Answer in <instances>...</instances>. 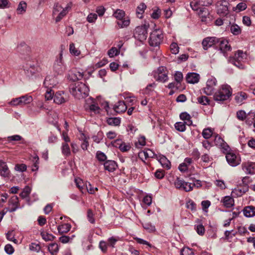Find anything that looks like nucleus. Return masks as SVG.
<instances>
[{
    "instance_id": "obj_37",
    "label": "nucleus",
    "mask_w": 255,
    "mask_h": 255,
    "mask_svg": "<svg viewBox=\"0 0 255 255\" xmlns=\"http://www.w3.org/2000/svg\"><path fill=\"white\" fill-rule=\"evenodd\" d=\"M143 228L147 232L151 233L156 231L155 227L151 223H145L142 224Z\"/></svg>"
},
{
    "instance_id": "obj_50",
    "label": "nucleus",
    "mask_w": 255,
    "mask_h": 255,
    "mask_svg": "<svg viewBox=\"0 0 255 255\" xmlns=\"http://www.w3.org/2000/svg\"><path fill=\"white\" fill-rule=\"evenodd\" d=\"M156 80L162 83H164L167 81V80H168V72L157 75Z\"/></svg>"
},
{
    "instance_id": "obj_42",
    "label": "nucleus",
    "mask_w": 255,
    "mask_h": 255,
    "mask_svg": "<svg viewBox=\"0 0 255 255\" xmlns=\"http://www.w3.org/2000/svg\"><path fill=\"white\" fill-rule=\"evenodd\" d=\"M113 15L117 19L120 20L124 17L125 15V12L124 10L118 9L114 12Z\"/></svg>"
},
{
    "instance_id": "obj_56",
    "label": "nucleus",
    "mask_w": 255,
    "mask_h": 255,
    "mask_svg": "<svg viewBox=\"0 0 255 255\" xmlns=\"http://www.w3.org/2000/svg\"><path fill=\"white\" fill-rule=\"evenodd\" d=\"M197 100L199 103L203 105H207L209 104V100L208 98L204 96L199 97L197 98Z\"/></svg>"
},
{
    "instance_id": "obj_27",
    "label": "nucleus",
    "mask_w": 255,
    "mask_h": 255,
    "mask_svg": "<svg viewBox=\"0 0 255 255\" xmlns=\"http://www.w3.org/2000/svg\"><path fill=\"white\" fill-rule=\"evenodd\" d=\"M79 139L82 141L81 144V147L82 149L84 150H87L89 145L88 141L89 137L82 133L81 134L79 137Z\"/></svg>"
},
{
    "instance_id": "obj_60",
    "label": "nucleus",
    "mask_w": 255,
    "mask_h": 255,
    "mask_svg": "<svg viewBox=\"0 0 255 255\" xmlns=\"http://www.w3.org/2000/svg\"><path fill=\"white\" fill-rule=\"evenodd\" d=\"M54 92L52 89H47L45 93V97L46 100H50L52 99H54Z\"/></svg>"
},
{
    "instance_id": "obj_44",
    "label": "nucleus",
    "mask_w": 255,
    "mask_h": 255,
    "mask_svg": "<svg viewBox=\"0 0 255 255\" xmlns=\"http://www.w3.org/2000/svg\"><path fill=\"white\" fill-rule=\"evenodd\" d=\"M159 162L163 167H166L167 169L170 168V162L165 156L161 157L159 159Z\"/></svg>"
},
{
    "instance_id": "obj_53",
    "label": "nucleus",
    "mask_w": 255,
    "mask_h": 255,
    "mask_svg": "<svg viewBox=\"0 0 255 255\" xmlns=\"http://www.w3.org/2000/svg\"><path fill=\"white\" fill-rule=\"evenodd\" d=\"M70 52L74 56H78L80 54V51L76 48L74 43H71L69 46Z\"/></svg>"
},
{
    "instance_id": "obj_1",
    "label": "nucleus",
    "mask_w": 255,
    "mask_h": 255,
    "mask_svg": "<svg viewBox=\"0 0 255 255\" xmlns=\"http://www.w3.org/2000/svg\"><path fill=\"white\" fill-rule=\"evenodd\" d=\"M70 92L75 98L80 99L88 95L89 89L85 83L77 82L70 85Z\"/></svg>"
},
{
    "instance_id": "obj_36",
    "label": "nucleus",
    "mask_w": 255,
    "mask_h": 255,
    "mask_svg": "<svg viewBox=\"0 0 255 255\" xmlns=\"http://www.w3.org/2000/svg\"><path fill=\"white\" fill-rule=\"evenodd\" d=\"M48 251L52 255H55L59 251V246L56 243H52L48 246Z\"/></svg>"
},
{
    "instance_id": "obj_23",
    "label": "nucleus",
    "mask_w": 255,
    "mask_h": 255,
    "mask_svg": "<svg viewBox=\"0 0 255 255\" xmlns=\"http://www.w3.org/2000/svg\"><path fill=\"white\" fill-rule=\"evenodd\" d=\"M9 174V171L6 163L0 160V175L6 177L8 176Z\"/></svg>"
},
{
    "instance_id": "obj_17",
    "label": "nucleus",
    "mask_w": 255,
    "mask_h": 255,
    "mask_svg": "<svg viewBox=\"0 0 255 255\" xmlns=\"http://www.w3.org/2000/svg\"><path fill=\"white\" fill-rule=\"evenodd\" d=\"M68 94L63 91L57 92L54 96V102L57 104H61L68 101Z\"/></svg>"
},
{
    "instance_id": "obj_4",
    "label": "nucleus",
    "mask_w": 255,
    "mask_h": 255,
    "mask_svg": "<svg viewBox=\"0 0 255 255\" xmlns=\"http://www.w3.org/2000/svg\"><path fill=\"white\" fill-rule=\"evenodd\" d=\"M163 39L162 31L159 28L153 30L149 37V44L152 46H159Z\"/></svg>"
},
{
    "instance_id": "obj_25",
    "label": "nucleus",
    "mask_w": 255,
    "mask_h": 255,
    "mask_svg": "<svg viewBox=\"0 0 255 255\" xmlns=\"http://www.w3.org/2000/svg\"><path fill=\"white\" fill-rule=\"evenodd\" d=\"M244 215L246 217H252L255 216V207L252 206L245 207L243 210Z\"/></svg>"
},
{
    "instance_id": "obj_52",
    "label": "nucleus",
    "mask_w": 255,
    "mask_h": 255,
    "mask_svg": "<svg viewBox=\"0 0 255 255\" xmlns=\"http://www.w3.org/2000/svg\"><path fill=\"white\" fill-rule=\"evenodd\" d=\"M213 134V131L210 128L204 129L202 132V135L205 139L209 138Z\"/></svg>"
},
{
    "instance_id": "obj_51",
    "label": "nucleus",
    "mask_w": 255,
    "mask_h": 255,
    "mask_svg": "<svg viewBox=\"0 0 255 255\" xmlns=\"http://www.w3.org/2000/svg\"><path fill=\"white\" fill-rule=\"evenodd\" d=\"M174 78L177 83H180L183 79V76L181 72L176 71L174 74Z\"/></svg>"
},
{
    "instance_id": "obj_16",
    "label": "nucleus",
    "mask_w": 255,
    "mask_h": 255,
    "mask_svg": "<svg viewBox=\"0 0 255 255\" xmlns=\"http://www.w3.org/2000/svg\"><path fill=\"white\" fill-rule=\"evenodd\" d=\"M216 47L219 48L225 56H226V53L231 50V46L228 44V41L223 38H218Z\"/></svg>"
},
{
    "instance_id": "obj_15",
    "label": "nucleus",
    "mask_w": 255,
    "mask_h": 255,
    "mask_svg": "<svg viewBox=\"0 0 255 255\" xmlns=\"http://www.w3.org/2000/svg\"><path fill=\"white\" fill-rule=\"evenodd\" d=\"M218 38L216 37H208L204 38L202 41V46L203 49L205 50H207L209 47L215 45L217 46L218 44Z\"/></svg>"
},
{
    "instance_id": "obj_7",
    "label": "nucleus",
    "mask_w": 255,
    "mask_h": 255,
    "mask_svg": "<svg viewBox=\"0 0 255 255\" xmlns=\"http://www.w3.org/2000/svg\"><path fill=\"white\" fill-rule=\"evenodd\" d=\"M246 59V54L243 51L238 50L234 56V60L232 61L233 64L240 69L245 68L243 62Z\"/></svg>"
},
{
    "instance_id": "obj_21",
    "label": "nucleus",
    "mask_w": 255,
    "mask_h": 255,
    "mask_svg": "<svg viewBox=\"0 0 255 255\" xmlns=\"http://www.w3.org/2000/svg\"><path fill=\"white\" fill-rule=\"evenodd\" d=\"M104 168L109 172L114 171L118 167L117 163L114 160H107L104 163Z\"/></svg>"
},
{
    "instance_id": "obj_18",
    "label": "nucleus",
    "mask_w": 255,
    "mask_h": 255,
    "mask_svg": "<svg viewBox=\"0 0 255 255\" xmlns=\"http://www.w3.org/2000/svg\"><path fill=\"white\" fill-rule=\"evenodd\" d=\"M243 170L248 174L255 173V162L247 161L243 162L242 164Z\"/></svg>"
},
{
    "instance_id": "obj_20",
    "label": "nucleus",
    "mask_w": 255,
    "mask_h": 255,
    "mask_svg": "<svg viewBox=\"0 0 255 255\" xmlns=\"http://www.w3.org/2000/svg\"><path fill=\"white\" fill-rule=\"evenodd\" d=\"M214 143L216 146L222 149L224 152H227L229 149V146L226 142L224 141L223 139L219 135H216L215 137Z\"/></svg>"
},
{
    "instance_id": "obj_10",
    "label": "nucleus",
    "mask_w": 255,
    "mask_h": 255,
    "mask_svg": "<svg viewBox=\"0 0 255 255\" xmlns=\"http://www.w3.org/2000/svg\"><path fill=\"white\" fill-rule=\"evenodd\" d=\"M226 158L228 164L233 167L238 165L241 161L240 156L232 151L227 152Z\"/></svg>"
},
{
    "instance_id": "obj_55",
    "label": "nucleus",
    "mask_w": 255,
    "mask_h": 255,
    "mask_svg": "<svg viewBox=\"0 0 255 255\" xmlns=\"http://www.w3.org/2000/svg\"><path fill=\"white\" fill-rule=\"evenodd\" d=\"M232 194L233 196H236L237 197H240L243 195L245 193V191L240 188H235L232 191Z\"/></svg>"
},
{
    "instance_id": "obj_57",
    "label": "nucleus",
    "mask_w": 255,
    "mask_h": 255,
    "mask_svg": "<svg viewBox=\"0 0 255 255\" xmlns=\"http://www.w3.org/2000/svg\"><path fill=\"white\" fill-rule=\"evenodd\" d=\"M186 207L193 212L196 210V204L192 200H189L186 203Z\"/></svg>"
},
{
    "instance_id": "obj_3",
    "label": "nucleus",
    "mask_w": 255,
    "mask_h": 255,
    "mask_svg": "<svg viewBox=\"0 0 255 255\" xmlns=\"http://www.w3.org/2000/svg\"><path fill=\"white\" fill-rule=\"evenodd\" d=\"M71 7V3H68L65 6L57 3L55 5L53 11V16L55 17L56 22H59L65 16Z\"/></svg>"
},
{
    "instance_id": "obj_61",
    "label": "nucleus",
    "mask_w": 255,
    "mask_h": 255,
    "mask_svg": "<svg viewBox=\"0 0 255 255\" xmlns=\"http://www.w3.org/2000/svg\"><path fill=\"white\" fill-rule=\"evenodd\" d=\"M179 48L176 43L173 42L170 45V50L172 54H176L179 52Z\"/></svg>"
},
{
    "instance_id": "obj_30",
    "label": "nucleus",
    "mask_w": 255,
    "mask_h": 255,
    "mask_svg": "<svg viewBox=\"0 0 255 255\" xmlns=\"http://www.w3.org/2000/svg\"><path fill=\"white\" fill-rule=\"evenodd\" d=\"M27 4L24 1H21L17 7L16 12L18 14H23L26 10Z\"/></svg>"
},
{
    "instance_id": "obj_14",
    "label": "nucleus",
    "mask_w": 255,
    "mask_h": 255,
    "mask_svg": "<svg viewBox=\"0 0 255 255\" xmlns=\"http://www.w3.org/2000/svg\"><path fill=\"white\" fill-rule=\"evenodd\" d=\"M19 208L18 198L16 196H13L8 201V207L4 209L5 211L13 212Z\"/></svg>"
},
{
    "instance_id": "obj_58",
    "label": "nucleus",
    "mask_w": 255,
    "mask_h": 255,
    "mask_svg": "<svg viewBox=\"0 0 255 255\" xmlns=\"http://www.w3.org/2000/svg\"><path fill=\"white\" fill-rule=\"evenodd\" d=\"M75 182L76 183L77 187L81 191H82L85 186V183H84L83 181L80 178H75Z\"/></svg>"
},
{
    "instance_id": "obj_31",
    "label": "nucleus",
    "mask_w": 255,
    "mask_h": 255,
    "mask_svg": "<svg viewBox=\"0 0 255 255\" xmlns=\"http://www.w3.org/2000/svg\"><path fill=\"white\" fill-rule=\"evenodd\" d=\"M71 226L69 224H63L59 225L57 227V230L59 234H62L68 232L71 229Z\"/></svg>"
},
{
    "instance_id": "obj_32",
    "label": "nucleus",
    "mask_w": 255,
    "mask_h": 255,
    "mask_svg": "<svg viewBox=\"0 0 255 255\" xmlns=\"http://www.w3.org/2000/svg\"><path fill=\"white\" fill-rule=\"evenodd\" d=\"M224 205L227 208H230L234 204L233 198L230 196H225L222 201Z\"/></svg>"
},
{
    "instance_id": "obj_34",
    "label": "nucleus",
    "mask_w": 255,
    "mask_h": 255,
    "mask_svg": "<svg viewBox=\"0 0 255 255\" xmlns=\"http://www.w3.org/2000/svg\"><path fill=\"white\" fill-rule=\"evenodd\" d=\"M61 151L62 154L66 156H68L71 154L70 148L68 143H62L61 146Z\"/></svg>"
},
{
    "instance_id": "obj_8",
    "label": "nucleus",
    "mask_w": 255,
    "mask_h": 255,
    "mask_svg": "<svg viewBox=\"0 0 255 255\" xmlns=\"http://www.w3.org/2000/svg\"><path fill=\"white\" fill-rule=\"evenodd\" d=\"M174 185L177 189L183 190L186 192H189L193 190L194 185L192 183L185 182L183 179L177 177L174 182Z\"/></svg>"
},
{
    "instance_id": "obj_38",
    "label": "nucleus",
    "mask_w": 255,
    "mask_h": 255,
    "mask_svg": "<svg viewBox=\"0 0 255 255\" xmlns=\"http://www.w3.org/2000/svg\"><path fill=\"white\" fill-rule=\"evenodd\" d=\"M31 160L33 162L32 168L33 171H37L38 169L39 157L37 155H34L31 157Z\"/></svg>"
},
{
    "instance_id": "obj_11",
    "label": "nucleus",
    "mask_w": 255,
    "mask_h": 255,
    "mask_svg": "<svg viewBox=\"0 0 255 255\" xmlns=\"http://www.w3.org/2000/svg\"><path fill=\"white\" fill-rule=\"evenodd\" d=\"M229 2L225 0H219L217 2V13L222 16H225L229 13Z\"/></svg>"
},
{
    "instance_id": "obj_24",
    "label": "nucleus",
    "mask_w": 255,
    "mask_h": 255,
    "mask_svg": "<svg viewBox=\"0 0 255 255\" xmlns=\"http://www.w3.org/2000/svg\"><path fill=\"white\" fill-rule=\"evenodd\" d=\"M48 115L49 122L54 125L56 126L58 123V120L57 113L54 111H50L49 112Z\"/></svg>"
},
{
    "instance_id": "obj_45",
    "label": "nucleus",
    "mask_w": 255,
    "mask_h": 255,
    "mask_svg": "<svg viewBox=\"0 0 255 255\" xmlns=\"http://www.w3.org/2000/svg\"><path fill=\"white\" fill-rule=\"evenodd\" d=\"M231 32L235 35H239L241 32L240 27L237 24H233L230 27Z\"/></svg>"
},
{
    "instance_id": "obj_22",
    "label": "nucleus",
    "mask_w": 255,
    "mask_h": 255,
    "mask_svg": "<svg viewBox=\"0 0 255 255\" xmlns=\"http://www.w3.org/2000/svg\"><path fill=\"white\" fill-rule=\"evenodd\" d=\"M200 79V76L196 73H188L186 77V81L190 84L197 83Z\"/></svg>"
},
{
    "instance_id": "obj_35",
    "label": "nucleus",
    "mask_w": 255,
    "mask_h": 255,
    "mask_svg": "<svg viewBox=\"0 0 255 255\" xmlns=\"http://www.w3.org/2000/svg\"><path fill=\"white\" fill-rule=\"evenodd\" d=\"M247 94L245 93L241 92L236 95L235 101L238 104H241L247 98Z\"/></svg>"
},
{
    "instance_id": "obj_12",
    "label": "nucleus",
    "mask_w": 255,
    "mask_h": 255,
    "mask_svg": "<svg viewBox=\"0 0 255 255\" xmlns=\"http://www.w3.org/2000/svg\"><path fill=\"white\" fill-rule=\"evenodd\" d=\"M217 85L216 79L211 77L207 80L206 86L203 89V92L207 95H211L214 93L215 87Z\"/></svg>"
},
{
    "instance_id": "obj_5",
    "label": "nucleus",
    "mask_w": 255,
    "mask_h": 255,
    "mask_svg": "<svg viewBox=\"0 0 255 255\" xmlns=\"http://www.w3.org/2000/svg\"><path fill=\"white\" fill-rule=\"evenodd\" d=\"M148 28L149 24L146 22L143 24L136 27L134 33V37L140 41L145 40L147 37Z\"/></svg>"
},
{
    "instance_id": "obj_64",
    "label": "nucleus",
    "mask_w": 255,
    "mask_h": 255,
    "mask_svg": "<svg viewBox=\"0 0 255 255\" xmlns=\"http://www.w3.org/2000/svg\"><path fill=\"white\" fill-rule=\"evenodd\" d=\"M103 134L102 132L99 131L97 133V135H94L92 138L93 139V140L98 143H99L101 140L103 139Z\"/></svg>"
},
{
    "instance_id": "obj_33",
    "label": "nucleus",
    "mask_w": 255,
    "mask_h": 255,
    "mask_svg": "<svg viewBox=\"0 0 255 255\" xmlns=\"http://www.w3.org/2000/svg\"><path fill=\"white\" fill-rule=\"evenodd\" d=\"M156 86V84L155 83H152L149 84L144 90V93L147 95H151L154 91V89Z\"/></svg>"
},
{
    "instance_id": "obj_49",
    "label": "nucleus",
    "mask_w": 255,
    "mask_h": 255,
    "mask_svg": "<svg viewBox=\"0 0 255 255\" xmlns=\"http://www.w3.org/2000/svg\"><path fill=\"white\" fill-rule=\"evenodd\" d=\"M31 190V189L30 187H29L28 186H26L23 189L22 192L20 194V196L22 198H25L28 196V195L30 193Z\"/></svg>"
},
{
    "instance_id": "obj_59",
    "label": "nucleus",
    "mask_w": 255,
    "mask_h": 255,
    "mask_svg": "<svg viewBox=\"0 0 255 255\" xmlns=\"http://www.w3.org/2000/svg\"><path fill=\"white\" fill-rule=\"evenodd\" d=\"M181 255H194L193 251L189 248H183L180 252Z\"/></svg>"
},
{
    "instance_id": "obj_26",
    "label": "nucleus",
    "mask_w": 255,
    "mask_h": 255,
    "mask_svg": "<svg viewBox=\"0 0 255 255\" xmlns=\"http://www.w3.org/2000/svg\"><path fill=\"white\" fill-rule=\"evenodd\" d=\"M127 106L124 101H119L115 105L114 109V110L118 113H123L126 111Z\"/></svg>"
},
{
    "instance_id": "obj_54",
    "label": "nucleus",
    "mask_w": 255,
    "mask_h": 255,
    "mask_svg": "<svg viewBox=\"0 0 255 255\" xmlns=\"http://www.w3.org/2000/svg\"><path fill=\"white\" fill-rule=\"evenodd\" d=\"M29 250L33 252H39L41 250L40 246L38 244L32 243L29 245Z\"/></svg>"
},
{
    "instance_id": "obj_43",
    "label": "nucleus",
    "mask_w": 255,
    "mask_h": 255,
    "mask_svg": "<svg viewBox=\"0 0 255 255\" xmlns=\"http://www.w3.org/2000/svg\"><path fill=\"white\" fill-rule=\"evenodd\" d=\"M199 15L202 18V21H205L207 16L208 15V11L206 8L200 9L198 12Z\"/></svg>"
},
{
    "instance_id": "obj_6",
    "label": "nucleus",
    "mask_w": 255,
    "mask_h": 255,
    "mask_svg": "<svg viewBox=\"0 0 255 255\" xmlns=\"http://www.w3.org/2000/svg\"><path fill=\"white\" fill-rule=\"evenodd\" d=\"M53 70L57 75H62L66 70V66L63 61L62 53L61 52L59 57L55 61Z\"/></svg>"
},
{
    "instance_id": "obj_19",
    "label": "nucleus",
    "mask_w": 255,
    "mask_h": 255,
    "mask_svg": "<svg viewBox=\"0 0 255 255\" xmlns=\"http://www.w3.org/2000/svg\"><path fill=\"white\" fill-rule=\"evenodd\" d=\"M84 76V73L78 71L77 70H72L69 71L68 75L67 78L70 80L75 81L76 80H81Z\"/></svg>"
},
{
    "instance_id": "obj_29",
    "label": "nucleus",
    "mask_w": 255,
    "mask_h": 255,
    "mask_svg": "<svg viewBox=\"0 0 255 255\" xmlns=\"http://www.w3.org/2000/svg\"><path fill=\"white\" fill-rule=\"evenodd\" d=\"M180 118L182 121H184V122L187 126H189L192 124V121L191 120V117L190 115L186 112L182 113L180 115Z\"/></svg>"
},
{
    "instance_id": "obj_46",
    "label": "nucleus",
    "mask_w": 255,
    "mask_h": 255,
    "mask_svg": "<svg viewBox=\"0 0 255 255\" xmlns=\"http://www.w3.org/2000/svg\"><path fill=\"white\" fill-rule=\"evenodd\" d=\"M247 7V4L244 2H241L238 3L237 6L234 8V10L236 12H240L246 9Z\"/></svg>"
},
{
    "instance_id": "obj_9",
    "label": "nucleus",
    "mask_w": 255,
    "mask_h": 255,
    "mask_svg": "<svg viewBox=\"0 0 255 255\" xmlns=\"http://www.w3.org/2000/svg\"><path fill=\"white\" fill-rule=\"evenodd\" d=\"M32 101V97L25 95L17 98L13 99L9 104L11 106H16L19 105H25L30 103Z\"/></svg>"
},
{
    "instance_id": "obj_63",
    "label": "nucleus",
    "mask_w": 255,
    "mask_h": 255,
    "mask_svg": "<svg viewBox=\"0 0 255 255\" xmlns=\"http://www.w3.org/2000/svg\"><path fill=\"white\" fill-rule=\"evenodd\" d=\"M88 109L90 112H92L94 114L99 113L100 108L95 104H92L91 105H89Z\"/></svg>"
},
{
    "instance_id": "obj_13",
    "label": "nucleus",
    "mask_w": 255,
    "mask_h": 255,
    "mask_svg": "<svg viewBox=\"0 0 255 255\" xmlns=\"http://www.w3.org/2000/svg\"><path fill=\"white\" fill-rule=\"evenodd\" d=\"M58 83L57 77L55 75H49L46 77L43 85L45 88L49 89L54 88Z\"/></svg>"
},
{
    "instance_id": "obj_39",
    "label": "nucleus",
    "mask_w": 255,
    "mask_h": 255,
    "mask_svg": "<svg viewBox=\"0 0 255 255\" xmlns=\"http://www.w3.org/2000/svg\"><path fill=\"white\" fill-rule=\"evenodd\" d=\"M14 233L13 231H10L6 234V239L9 241L13 242L15 244H18V241L14 238Z\"/></svg>"
},
{
    "instance_id": "obj_47",
    "label": "nucleus",
    "mask_w": 255,
    "mask_h": 255,
    "mask_svg": "<svg viewBox=\"0 0 255 255\" xmlns=\"http://www.w3.org/2000/svg\"><path fill=\"white\" fill-rule=\"evenodd\" d=\"M186 125L184 122H177L175 124L174 126L176 130L183 132L186 130Z\"/></svg>"
},
{
    "instance_id": "obj_41",
    "label": "nucleus",
    "mask_w": 255,
    "mask_h": 255,
    "mask_svg": "<svg viewBox=\"0 0 255 255\" xmlns=\"http://www.w3.org/2000/svg\"><path fill=\"white\" fill-rule=\"evenodd\" d=\"M107 123L111 126H118L121 123L120 119L118 118H110L107 120Z\"/></svg>"
},
{
    "instance_id": "obj_62",
    "label": "nucleus",
    "mask_w": 255,
    "mask_h": 255,
    "mask_svg": "<svg viewBox=\"0 0 255 255\" xmlns=\"http://www.w3.org/2000/svg\"><path fill=\"white\" fill-rule=\"evenodd\" d=\"M41 235L42 237V239L45 241H51L53 240L54 238V237L52 235L48 234L46 232H42L41 233Z\"/></svg>"
},
{
    "instance_id": "obj_2",
    "label": "nucleus",
    "mask_w": 255,
    "mask_h": 255,
    "mask_svg": "<svg viewBox=\"0 0 255 255\" xmlns=\"http://www.w3.org/2000/svg\"><path fill=\"white\" fill-rule=\"evenodd\" d=\"M232 89L228 85H223L215 93L214 99L216 101L227 100L232 95Z\"/></svg>"
},
{
    "instance_id": "obj_48",
    "label": "nucleus",
    "mask_w": 255,
    "mask_h": 255,
    "mask_svg": "<svg viewBox=\"0 0 255 255\" xmlns=\"http://www.w3.org/2000/svg\"><path fill=\"white\" fill-rule=\"evenodd\" d=\"M130 20L128 18H125L124 19H121L117 22V24L120 28H124L129 25Z\"/></svg>"
},
{
    "instance_id": "obj_28",
    "label": "nucleus",
    "mask_w": 255,
    "mask_h": 255,
    "mask_svg": "<svg viewBox=\"0 0 255 255\" xmlns=\"http://www.w3.org/2000/svg\"><path fill=\"white\" fill-rule=\"evenodd\" d=\"M146 4L143 2H141L137 7L136 10V14L139 18L143 17V14L146 8Z\"/></svg>"
},
{
    "instance_id": "obj_40",
    "label": "nucleus",
    "mask_w": 255,
    "mask_h": 255,
    "mask_svg": "<svg viewBox=\"0 0 255 255\" xmlns=\"http://www.w3.org/2000/svg\"><path fill=\"white\" fill-rule=\"evenodd\" d=\"M140 154H143L145 158H153L155 156L154 152L149 149H145L143 152H141Z\"/></svg>"
}]
</instances>
